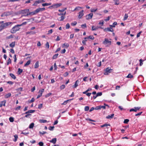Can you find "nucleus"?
Instances as JSON below:
<instances>
[{"label": "nucleus", "instance_id": "nucleus-1", "mask_svg": "<svg viewBox=\"0 0 146 146\" xmlns=\"http://www.w3.org/2000/svg\"><path fill=\"white\" fill-rule=\"evenodd\" d=\"M19 25H17L13 27L10 31V32L12 33H15L17 31H18L20 29L19 27Z\"/></svg>", "mask_w": 146, "mask_h": 146}, {"label": "nucleus", "instance_id": "nucleus-2", "mask_svg": "<svg viewBox=\"0 0 146 146\" xmlns=\"http://www.w3.org/2000/svg\"><path fill=\"white\" fill-rule=\"evenodd\" d=\"M4 22L3 21H0V25L4 26L3 28L5 29L8 26L10 25L12 23L11 22H7L5 23H4Z\"/></svg>", "mask_w": 146, "mask_h": 146}, {"label": "nucleus", "instance_id": "nucleus-3", "mask_svg": "<svg viewBox=\"0 0 146 146\" xmlns=\"http://www.w3.org/2000/svg\"><path fill=\"white\" fill-rule=\"evenodd\" d=\"M111 41H109L108 39L105 38L103 42V44L106 45V46H108L111 44Z\"/></svg>", "mask_w": 146, "mask_h": 146}, {"label": "nucleus", "instance_id": "nucleus-4", "mask_svg": "<svg viewBox=\"0 0 146 146\" xmlns=\"http://www.w3.org/2000/svg\"><path fill=\"white\" fill-rule=\"evenodd\" d=\"M105 70V72L104 73V74L108 75L109 73L111 72V71L113 70V69L110 68V67H108Z\"/></svg>", "mask_w": 146, "mask_h": 146}, {"label": "nucleus", "instance_id": "nucleus-5", "mask_svg": "<svg viewBox=\"0 0 146 146\" xmlns=\"http://www.w3.org/2000/svg\"><path fill=\"white\" fill-rule=\"evenodd\" d=\"M141 107H135L133 108H131L129 110L130 112H131L132 111H133L134 112H137V111L139 110L141 108Z\"/></svg>", "mask_w": 146, "mask_h": 146}, {"label": "nucleus", "instance_id": "nucleus-6", "mask_svg": "<svg viewBox=\"0 0 146 146\" xmlns=\"http://www.w3.org/2000/svg\"><path fill=\"white\" fill-rule=\"evenodd\" d=\"M44 89H42L40 90L38 92L39 94L37 95V98H38L42 96V93L44 92Z\"/></svg>", "mask_w": 146, "mask_h": 146}, {"label": "nucleus", "instance_id": "nucleus-7", "mask_svg": "<svg viewBox=\"0 0 146 146\" xmlns=\"http://www.w3.org/2000/svg\"><path fill=\"white\" fill-rule=\"evenodd\" d=\"M62 5L61 3H56L53 4L51 7L53 8H55L60 7Z\"/></svg>", "mask_w": 146, "mask_h": 146}, {"label": "nucleus", "instance_id": "nucleus-8", "mask_svg": "<svg viewBox=\"0 0 146 146\" xmlns=\"http://www.w3.org/2000/svg\"><path fill=\"white\" fill-rule=\"evenodd\" d=\"M84 12V10H82L81 11H80L79 13H78V17L79 19H80L82 18V17L84 15V13H83Z\"/></svg>", "mask_w": 146, "mask_h": 146}, {"label": "nucleus", "instance_id": "nucleus-9", "mask_svg": "<svg viewBox=\"0 0 146 146\" xmlns=\"http://www.w3.org/2000/svg\"><path fill=\"white\" fill-rule=\"evenodd\" d=\"M37 13L36 10L31 12H30L29 13H27L25 16H27L29 15H33Z\"/></svg>", "mask_w": 146, "mask_h": 146}, {"label": "nucleus", "instance_id": "nucleus-10", "mask_svg": "<svg viewBox=\"0 0 146 146\" xmlns=\"http://www.w3.org/2000/svg\"><path fill=\"white\" fill-rule=\"evenodd\" d=\"M93 14L92 13H90L87 15L86 16V19L87 20L90 19L92 18Z\"/></svg>", "mask_w": 146, "mask_h": 146}, {"label": "nucleus", "instance_id": "nucleus-11", "mask_svg": "<svg viewBox=\"0 0 146 146\" xmlns=\"http://www.w3.org/2000/svg\"><path fill=\"white\" fill-rule=\"evenodd\" d=\"M31 19H24L23 20V21L25 20H26L27 21V22H23L20 25H19V26H21L23 25H26L27 24V23L30 22V20H31Z\"/></svg>", "mask_w": 146, "mask_h": 146}, {"label": "nucleus", "instance_id": "nucleus-12", "mask_svg": "<svg viewBox=\"0 0 146 146\" xmlns=\"http://www.w3.org/2000/svg\"><path fill=\"white\" fill-rule=\"evenodd\" d=\"M102 28V27L98 26L95 27L94 26H92V31H95L98 29L99 28Z\"/></svg>", "mask_w": 146, "mask_h": 146}, {"label": "nucleus", "instance_id": "nucleus-13", "mask_svg": "<svg viewBox=\"0 0 146 146\" xmlns=\"http://www.w3.org/2000/svg\"><path fill=\"white\" fill-rule=\"evenodd\" d=\"M104 31H110L113 32V29L111 28L108 27L107 28H106L104 29Z\"/></svg>", "mask_w": 146, "mask_h": 146}, {"label": "nucleus", "instance_id": "nucleus-14", "mask_svg": "<svg viewBox=\"0 0 146 146\" xmlns=\"http://www.w3.org/2000/svg\"><path fill=\"white\" fill-rule=\"evenodd\" d=\"M65 15H63L58 18V20L60 21H63L65 18Z\"/></svg>", "mask_w": 146, "mask_h": 146}, {"label": "nucleus", "instance_id": "nucleus-15", "mask_svg": "<svg viewBox=\"0 0 146 146\" xmlns=\"http://www.w3.org/2000/svg\"><path fill=\"white\" fill-rule=\"evenodd\" d=\"M56 141V138H53L52 140L49 141V142L50 143H52L54 144H55Z\"/></svg>", "mask_w": 146, "mask_h": 146}, {"label": "nucleus", "instance_id": "nucleus-16", "mask_svg": "<svg viewBox=\"0 0 146 146\" xmlns=\"http://www.w3.org/2000/svg\"><path fill=\"white\" fill-rule=\"evenodd\" d=\"M114 114L113 113L111 115H110L106 116V118L108 119H110L113 118L114 116Z\"/></svg>", "mask_w": 146, "mask_h": 146}, {"label": "nucleus", "instance_id": "nucleus-17", "mask_svg": "<svg viewBox=\"0 0 146 146\" xmlns=\"http://www.w3.org/2000/svg\"><path fill=\"white\" fill-rule=\"evenodd\" d=\"M84 39H90L92 40H93L94 39V37L93 36L90 35L87 37H85L84 38Z\"/></svg>", "mask_w": 146, "mask_h": 146}, {"label": "nucleus", "instance_id": "nucleus-18", "mask_svg": "<svg viewBox=\"0 0 146 146\" xmlns=\"http://www.w3.org/2000/svg\"><path fill=\"white\" fill-rule=\"evenodd\" d=\"M83 8L82 7H80L78 6L76 7L74 10L73 11H78L80 10L81 9Z\"/></svg>", "mask_w": 146, "mask_h": 146}, {"label": "nucleus", "instance_id": "nucleus-19", "mask_svg": "<svg viewBox=\"0 0 146 146\" xmlns=\"http://www.w3.org/2000/svg\"><path fill=\"white\" fill-rule=\"evenodd\" d=\"M110 124H107L106 123V124H105L102 125H101L100 126V127H106L107 128H108L109 127H108V126H109V127L110 126Z\"/></svg>", "mask_w": 146, "mask_h": 146}, {"label": "nucleus", "instance_id": "nucleus-20", "mask_svg": "<svg viewBox=\"0 0 146 146\" xmlns=\"http://www.w3.org/2000/svg\"><path fill=\"white\" fill-rule=\"evenodd\" d=\"M79 81L78 80H77L75 82L74 85L73 86V87L74 88H76L78 86V83H79Z\"/></svg>", "mask_w": 146, "mask_h": 146}, {"label": "nucleus", "instance_id": "nucleus-21", "mask_svg": "<svg viewBox=\"0 0 146 146\" xmlns=\"http://www.w3.org/2000/svg\"><path fill=\"white\" fill-rule=\"evenodd\" d=\"M35 110H28V111H27L25 113V114H27L29 113H33L34 112H35Z\"/></svg>", "mask_w": 146, "mask_h": 146}, {"label": "nucleus", "instance_id": "nucleus-22", "mask_svg": "<svg viewBox=\"0 0 146 146\" xmlns=\"http://www.w3.org/2000/svg\"><path fill=\"white\" fill-rule=\"evenodd\" d=\"M11 94L10 93H9L8 94H6L4 96L5 98H7L9 97H11Z\"/></svg>", "mask_w": 146, "mask_h": 146}, {"label": "nucleus", "instance_id": "nucleus-23", "mask_svg": "<svg viewBox=\"0 0 146 146\" xmlns=\"http://www.w3.org/2000/svg\"><path fill=\"white\" fill-rule=\"evenodd\" d=\"M15 45V42H12L11 44H9V46L12 48L14 47Z\"/></svg>", "mask_w": 146, "mask_h": 146}, {"label": "nucleus", "instance_id": "nucleus-24", "mask_svg": "<svg viewBox=\"0 0 146 146\" xmlns=\"http://www.w3.org/2000/svg\"><path fill=\"white\" fill-rule=\"evenodd\" d=\"M51 4V3H45L42 4V6L44 7L45 6L50 5Z\"/></svg>", "mask_w": 146, "mask_h": 146}, {"label": "nucleus", "instance_id": "nucleus-25", "mask_svg": "<svg viewBox=\"0 0 146 146\" xmlns=\"http://www.w3.org/2000/svg\"><path fill=\"white\" fill-rule=\"evenodd\" d=\"M39 67V62L38 61H37L36 63H35V65H34V67L35 68H37Z\"/></svg>", "mask_w": 146, "mask_h": 146}, {"label": "nucleus", "instance_id": "nucleus-26", "mask_svg": "<svg viewBox=\"0 0 146 146\" xmlns=\"http://www.w3.org/2000/svg\"><path fill=\"white\" fill-rule=\"evenodd\" d=\"M6 102V100H5L3 101H2L0 103V105L1 106H5V104Z\"/></svg>", "mask_w": 146, "mask_h": 146}, {"label": "nucleus", "instance_id": "nucleus-27", "mask_svg": "<svg viewBox=\"0 0 146 146\" xmlns=\"http://www.w3.org/2000/svg\"><path fill=\"white\" fill-rule=\"evenodd\" d=\"M31 60H29L27 62V63L24 64V66L26 67L27 66L30 64L31 63Z\"/></svg>", "mask_w": 146, "mask_h": 146}, {"label": "nucleus", "instance_id": "nucleus-28", "mask_svg": "<svg viewBox=\"0 0 146 146\" xmlns=\"http://www.w3.org/2000/svg\"><path fill=\"white\" fill-rule=\"evenodd\" d=\"M23 71V69H21L20 68H19L18 69V74H19V75L21 74V73Z\"/></svg>", "mask_w": 146, "mask_h": 146}, {"label": "nucleus", "instance_id": "nucleus-29", "mask_svg": "<svg viewBox=\"0 0 146 146\" xmlns=\"http://www.w3.org/2000/svg\"><path fill=\"white\" fill-rule=\"evenodd\" d=\"M14 137H15V139H13V141L15 142L17 141V139L18 138V136L17 135L15 134L14 135Z\"/></svg>", "mask_w": 146, "mask_h": 146}, {"label": "nucleus", "instance_id": "nucleus-30", "mask_svg": "<svg viewBox=\"0 0 146 146\" xmlns=\"http://www.w3.org/2000/svg\"><path fill=\"white\" fill-rule=\"evenodd\" d=\"M10 75L11 77V78L13 79H16V77L13 74L10 73Z\"/></svg>", "mask_w": 146, "mask_h": 146}, {"label": "nucleus", "instance_id": "nucleus-31", "mask_svg": "<svg viewBox=\"0 0 146 146\" xmlns=\"http://www.w3.org/2000/svg\"><path fill=\"white\" fill-rule=\"evenodd\" d=\"M128 17V14L127 13H125V15H124V17L123 18V20L125 21V20H126L127 19Z\"/></svg>", "mask_w": 146, "mask_h": 146}, {"label": "nucleus", "instance_id": "nucleus-32", "mask_svg": "<svg viewBox=\"0 0 146 146\" xmlns=\"http://www.w3.org/2000/svg\"><path fill=\"white\" fill-rule=\"evenodd\" d=\"M69 46V44L68 43H64L62 45V47H65L66 48H68Z\"/></svg>", "mask_w": 146, "mask_h": 146}, {"label": "nucleus", "instance_id": "nucleus-33", "mask_svg": "<svg viewBox=\"0 0 146 146\" xmlns=\"http://www.w3.org/2000/svg\"><path fill=\"white\" fill-rule=\"evenodd\" d=\"M39 122L41 123H45L47 122V121L46 119H40Z\"/></svg>", "mask_w": 146, "mask_h": 146}, {"label": "nucleus", "instance_id": "nucleus-34", "mask_svg": "<svg viewBox=\"0 0 146 146\" xmlns=\"http://www.w3.org/2000/svg\"><path fill=\"white\" fill-rule=\"evenodd\" d=\"M133 76L131 74H129L128 75L126 76V78H133Z\"/></svg>", "mask_w": 146, "mask_h": 146}, {"label": "nucleus", "instance_id": "nucleus-35", "mask_svg": "<svg viewBox=\"0 0 146 146\" xmlns=\"http://www.w3.org/2000/svg\"><path fill=\"white\" fill-rule=\"evenodd\" d=\"M11 59L10 58H9L8 60H7V65H8L9 64H11Z\"/></svg>", "mask_w": 146, "mask_h": 146}, {"label": "nucleus", "instance_id": "nucleus-36", "mask_svg": "<svg viewBox=\"0 0 146 146\" xmlns=\"http://www.w3.org/2000/svg\"><path fill=\"white\" fill-rule=\"evenodd\" d=\"M34 123H31L29 125V127L30 129L33 128L34 126Z\"/></svg>", "mask_w": 146, "mask_h": 146}, {"label": "nucleus", "instance_id": "nucleus-37", "mask_svg": "<svg viewBox=\"0 0 146 146\" xmlns=\"http://www.w3.org/2000/svg\"><path fill=\"white\" fill-rule=\"evenodd\" d=\"M13 36L12 35H11L10 36H7L6 38V39H9L11 38H13Z\"/></svg>", "mask_w": 146, "mask_h": 146}, {"label": "nucleus", "instance_id": "nucleus-38", "mask_svg": "<svg viewBox=\"0 0 146 146\" xmlns=\"http://www.w3.org/2000/svg\"><path fill=\"white\" fill-rule=\"evenodd\" d=\"M9 120L10 122H13L14 121V118L12 117H10L9 119Z\"/></svg>", "mask_w": 146, "mask_h": 146}, {"label": "nucleus", "instance_id": "nucleus-39", "mask_svg": "<svg viewBox=\"0 0 146 146\" xmlns=\"http://www.w3.org/2000/svg\"><path fill=\"white\" fill-rule=\"evenodd\" d=\"M58 54H54L52 57V59H56L58 57Z\"/></svg>", "mask_w": 146, "mask_h": 146}, {"label": "nucleus", "instance_id": "nucleus-40", "mask_svg": "<svg viewBox=\"0 0 146 146\" xmlns=\"http://www.w3.org/2000/svg\"><path fill=\"white\" fill-rule=\"evenodd\" d=\"M92 90V89L90 88H89L85 92H83V94H86V92H87L88 91H89Z\"/></svg>", "mask_w": 146, "mask_h": 146}, {"label": "nucleus", "instance_id": "nucleus-41", "mask_svg": "<svg viewBox=\"0 0 146 146\" xmlns=\"http://www.w3.org/2000/svg\"><path fill=\"white\" fill-rule=\"evenodd\" d=\"M89 107L88 106H86L84 108V110L85 111H88L89 110Z\"/></svg>", "mask_w": 146, "mask_h": 146}, {"label": "nucleus", "instance_id": "nucleus-42", "mask_svg": "<svg viewBox=\"0 0 146 146\" xmlns=\"http://www.w3.org/2000/svg\"><path fill=\"white\" fill-rule=\"evenodd\" d=\"M36 10L37 13H39V12L42 11V10L41 8H39L36 9Z\"/></svg>", "mask_w": 146, "mask_h": 146}, {"label": "nucleus", "instance_id": "nucleus-43", "mask_svg": "<svg viewBox=\"0 0 146 146\" xmlns=\"http://www.w3.org/2000/svg\"><path fill=\"white\" fill-rule=\"evenodd\" d=\"M117 22H114L113 24L112 25H110V26L112 27H115V25H117Z\"/></svg>", "mask_w": 146, "mask_h": 146}, {"label": "nucleus", "instance_id": "nucleus-44", "mask_svg": "<svg viewBox=\"0 0 146 146\" xmlns=\"http://www.w3.org/2000/svg\"><path fill=\"white\" fill-rule=\"evenodd\" d=\"M35 100V99L34 98H33L30 100L28 101L29 102V103H31L34 102Z\"/></svg>", "mask_w": 146, "mask_h": 146}, {"label": "nucleus", "instance_id": "nucleus-45", "mask_svg": "<svg viewBox=\"0 0 146 146\" xmlns=\"http://www.w3.org/2000/svg\"><path fill=\"white\" fill-rule=\"evenodd\" d=\"M66 14V12L65 11L63 13H62V12H61L60 13L58 14V15H62V16L63 15H65Z\"/></svg>", "mask_w": 146, "mask_h": 146}, {"label": "nucleus", "instance_id": "nucleus-46", "mask_svg": "<svg viewBox=\"0 0 146 146\" xmlns=\"http://www.w3.org/2000/svg\"><path fill=\"white\" fill-rule=\"evenodd\" d=\"M66 8H65L64 9H61V10H60V9H59L58 10V11L59 12H64V11H65V10H66Z\"/></svg>", "mask_w": 146, "mask_h": 146}, {"label": "nucleus", "instance_id": "nucleus-47", "mask_svg": "<svg viewBox=\"0 0 146 146\" xmlns=\"http://www.w3.org/2000/svg\"><path fill=\"white\" fill-rule=\"evenodd\" d=\"M70 27V25L69 23H68L66 25V28L67 29H69Z\"/></svg>", "mask_w": 146, "mask_h": 146}, {"label": "nucleus", "instance_id": "nucleus-48", "mask_svg": "<svg viewBox=\"0 0 146 146\" xmlns=\"http://www.w3.org/2000/svg\"><path fill=\"white\" fill-rule=\"evenodd\" d=\"M129 120L128 119H126L124 120L123 123H125L127 124L129 121Z\"/></svg>", "mask_w": 146, "mask_h": 146}, {"label": "nucleus", "instance_id": "nucleus-49", "mask_svg": "<svg viewBox=\"0 0 146 146\" xmlns=\"http://www.w3.org/2000/svg\"><path fill=\"white\" fill-rule=\"evenodd\" d=\"M54 128V126H50L48 127V129L50 131H52L53 130Z\"/></svg>", "mask_w": 146, "mask_h": 146}, {"label": "nucleus", "instance_id": "nucleus-50", "mask_svg": "<svg viewBox=\"0 0 146 146\" xmlns=\"http://www.w3.org/2000/svg\"><path fill=\"white\" fill-rule=\"evenodd\" d=\"M37 1L38 3V4L42 2H44L45 1L44 0H38Z\"/></svg>", "mask_w": 146, "mask_h": 146}, {"label": "nucleus", "instance_id": "nucleus-51", "mask_svg": "<svg viewBox=\"0 0 146 146\" xmlns=\"http://www.w3.org/2000/svg\"><path fill=\"white\" fill-rule=\"evenodd\" d=\"M51 94L52 93H49L45 95V97L46 98H47L50 96L51 95Z\"/></svg>", "mask_w": 146, "mask_h": 146}, {"label": "nucleus", "instance_id": "nucleus-52", "mask_svg": "<svg viewBox=\"0 0 146 146\" xmlns=\"http://www.w3.org/2000/svg\"><path fill=\"white\" fill-rule=\"evenodd\" d=\"M68 101H69V100H66V101H65L62 104H61L63 105H66L67 104V102Z\"/></svg>", "mask_w": 146, "mask_h": 146}, {"label": "nucleus", "instance_id": "nucleus-53", "mask_svg": "<svg viewBox=\"0 0 146 146\" xmlns=\"http://www.w3.org/2000/svg\"><path fill=\"white\" fill-rule=\"evenodd\" d=\"M65 88V86L64 85H62L60 87V88L61 90L64 89Z\"/></svg>", "mask_w": 146, "mask_h": 146}, {"label": "nucleus", "instance_id": "nucleus-54", "mask_svg": "<svg viewBox=\"0 0 146 146\" xmlns=\"http://www.w3.org/2000/svg\"><path fill=\"white\" fill-rule=\"evenodd\" d=\"M102 95V92H98L96 94L97 96V97L101 96Z\"/></svg>", "mask_w": 146, "mask_h": 146}, {"label": "nucleus", "instance_id": "nucleus-55", "mask_svg": "<svg viewBox=\"0 0 146 146\" xmlns=\"http://www.w3.org/2000/svg\"><path fill=\"white\" fill-rule=\"evenodd\" d=\"M4 26H3L1 25H0V32L3 29H5V28H3Z\"/></svg>", "mask_w": 146, "mask_h": 146}, {"label": "nucleus", "instance_id": "nucleus-56", "mask_svg": "<svg viewBox=\"0 0 146 146\" xmlns=\"http://www.w3.org/2000/svg\"><path fill=\"white\" fill-rule=\"evenodd\" d=\"M144 60H142V59H140L139 60V62H140V66H141L143 65V63L142 62Z\"/></svg>", "mask_w": 146, "mask_h": 146}, {"label": "nucleus", "instance_id": "nucleus-57", "mask_svg": "<svg viewBox=\"0 0 146 146\" xmlns=\"http://www.w3.org/2000/svg\"><path fill=\"white\" fill-rule=\"evenodd\" d=\"M38 4L37 1H36L34 3L33 5V6H36Z\"/></svg>", "mask_w": 146, "mask_h": 146}, {"label": "nucleus", "instance_id": "nucleus-58", "mask_svg": "<svg viewBox=\"0 0 146 146\" xmlns=\"http://www.w3.org/2000/svg\"><path fill=\"white\" fill-rule=\"evenodd\" d=\"M99 25H101L102 26L104 25V21L103 20L101 21L98 23Z\"/></svg>", "mask_w": 146, "mask_h": 146}, {"label": "nucleus", "instance_id": "nucleus-59", "mask_svg": "<svg viewBox=\"0 0 146 146\" xmlns=\"http://www.w3.org/2000/svg\"><path fill=\"white\" fill-rule=\"evenodd\" d=\"M101 109V106H98L95 108V109L96 110H99L100 109Z\"/></svg>", "mask_w": 146, "mask_h": 146}, {"label": "nucleus", "instance_id": "nucleus-60", "mask_svg": "<svg viewBox=\"0 0 146 146\" xmlns=\"http://www.w3.org/2000/svg\"><path fill=\"white\" fill-rule=\"evenodd\" d=\"M13 58L14 59V62H16L17 60V58H16V54L14 55Z\"/></svg>", "mask_w": 146, "mask_h": 146}, {"label": "nucleus", "instance_id": "nucleus-61", "mask_svg": "<svg viewBox=\"0 0 146 146\" xmlns=\"http://www.w3.org/2000/svg\"><path fill=\"white\" fill-rule=\"evenodd\" d=\"M45 46L46 47L48 48L49 47V43L48 42H47Z\"/></svg>", "mask_w": 146, "mask_h": 146}, {"label": "nucleus", "instance_id": "nucleus-62", "mask_svg": "<svg viewBox=\"0 0 146 146\" xmlns=\"http://www.w3.org/2000/svg\"><path fill=\"white\" fill-rule=\"evenodd\" d=\"M68 75V73L67 72H66L63 74V76L64 77H66Z\"/></svg>", "mask_w": 146, "mask_h": 146}, {"label": "nucleus", "instance_id": "nucleus-63", "mask_svg": "<svg viewBox=\"0 0 146 146\" xmlns=\"http://www.w3.org/2000/svg\"><path fill=\"white\" fill-rule=\"evenodd\" d=\"M81 27L83 28H86V23L84 24H83L82 25H81Z\"/></svg>", "mask_w": 146, "mask_h": 146}, {"label": "nucleus", "instance_id": "nucleus-64", "mask_svg": "<svg viewBox=\"0 0 146 146\" xmlns=\"http://www.w3.org/2000/svg\"><path fill=\"white\" fill-rule=\"evenodd\" d=\"M38 145L40 146H43L44 143L42 142H40L38 143Z\"/></svg>", "mask_w": 146, "mask_h": 146}]
</instances>
